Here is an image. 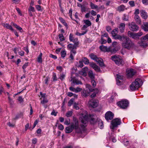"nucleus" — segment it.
<instances>
[{
    "mask_svg": "<svg viewBox=\"0 0 148 148\" xmlns=\"http://www.w3.org/2000/svg\"><path fill=\"white\" fill-rule=\"evenodd\" d=\"M120 49L119 46L117 45L116 42H114L112 45L109 47V52L112 53H115L118 51Z\"/></svg>",
    "mask_w": 148,
    "mask_h": 148,
    "instance_id": "423d86ee",
    "label": "nucleus"
},
{
    "mask_svg": "<svg viewBox=\"0 0 148 148\" xmlns=\"http://www.w3.org/2000/svg\"><path fill=\"white\" fill-rule=\"evenodd\" d=\"M82 113L80 116V118L82 124L80 125L81 127H79V121L78 119L74 117L73 119V122L71 123V125L73 127L75 130L76 132L79 134H82L85 131V127L88 122V114L86 113Z\"/></svg>",
    "mask_w": 148,
    "mask_h": 148,
    "instance_id": "f257e3e1",
    "label": "nucleus"
},
{
    "mask_svg": "<svg viewBox=\"0 0 148 148\" xmlns=\"http://www.w3.org/2000/svg\"><path fill=\"white\" fill-rule=\"evenodd\" d=\"M83 61L82 60H79V64L78 65V67L80 68H82L84 66V64L83 63Z\"/></svg>",
    "mask_w": 148,
    "mask_h": 148,
    "instance_id": "3c124183",
    "label": "nucleus"
},
{
    "mask_svg": "<svg viewBox=\"0 0 148 148\" xmlns=\"http://www.w3.org/2000/svg\"><path fill=\"white\" fill-rule=\"evenodd\" d=\"M82 60L85 64H89V60L86 57H83L82 59Z\"/></svg>",
    "mask_w": 148,
    "mask_h": 148,
    "instance_id": "c756f323",
    "label": "nucleus"
},
{
    "mask_svg": "<svg viewBox=\"0 0 148 148\" xmlns=\"http://www.w3.org/2000/svg\"><path fill=\"white\" fill-rule=\"evenodd\" d=\"M81 90L82 88L79 87H77L76 88H75V92L76 93L80 91Z\"/></svg>",
    "mask_w": 148,
    "mask_h": 148,
    "instance_id": "338daca9",
    "label": "nucleus"
},
{
    "mask_svg": "<svg viewBox=\"0 0 148 148\" xmlns=\"http://www.w3.org/2000/svg\"><path fill=\"white\" fill-rule=\"evenodd\" d=\"M5 27H6L7 28L9 29L12 31H13L14 30L12 26L8 24H5Z\"/></svg>",
    "mask_w": 148,
    "mask_h": 148,
    "instance_id": "4c0bfd02",
    "label": "nucleus"
},
{
    "mask_svg": "<svg viewBox=\"0 0 148 148\" xmlns=\"http://www.w3.org/2000/svg\"><path fill=\"white\" fill-rule=\"evenodd\" d=\"M141 80L139 78L136 79L135 81L132 82L130 86L131 91H134L137 89L140 86V83L142 82Z\"/></svg>",
    "mask_w": 148,
    "mask_h": 148,
    "instance_id": "7ed1b4c3",
    "label": "nucleus"
},
{
    "mask_svg": "<svg viewBox=\"0 0 148 148\" xmlns=\"http://www.w3.org/2000/svg\"><path fill=\"white\" fill-rule=\"evenodd\" d=\"M107 42L106 40L104 39L103 38H101V40L99 41V43L101 44H105Z\"/></svg>",
    "mask_w": 148,
    "mask_h": 148,
    "instance_id": "72a5a7b5",
    "label": "nucleus"
},
{
    "mask_svg": "<svg viewBox=\"0 0 148 148\" xmlns=\"http://www.w3.org/2000/svg\"><path fill=\"white\" fill-rule=\"evenodd\" d=\"M73 112L72 111H70L68 112L66 114V116L67 117L71 116Z\"/></svg>",
    "mask_w": 148,
    "mask_h": 148,
    "instance_id": "79ce46f5",
    "label": "nucleus"
},
{
    "mask_svg": "<svg viewBox=\"0 0 148 148\" xmlns=\"http://www.w3.org/2000/svg\"><path fill=\"white\" fill-rule=\"evenodd\" d=\"M73 130L74 129L73 127L70 124V126L66 127L65 131L66 133H69L72 132Z\"/></svg>",
    "mask_w": 148,
    "mask_h": 148,
    "instance_id": "f3484780",
    "label": "nucleus"
},
{
    "mask_svg": "<svg viewBox=\"0 0 148 148\" xmlns=\"http://www.w3.org/2000/svg\"><path fill=\"white\" fill-rule=\"evenodd\" d=\"M125 6L123 5H121L118 7V10L120 11H123L124 10Z\"/></svg>",
    "mask_w": 148,
    "mask_h": 148,
    "instance_id": "58836bf2",
    "label": "nucleus"
},
{
    "mask_svg": "<svg viewBox=\"0 0 148 148\" xmlns=\"http://www.w3.org/2000/svg\"><path fill=\"white\" fill-rule=\"evenodd\" d=\"M28 10L29 11H32L33 12H35V11L34 8L31 6H29L28 9Z\"/></svg>",
    "mask_w": 148,
    "mask_h": 148,
    "instance_id": "8fccbe9b",
    "label": "nucleus"
},
{
    "mask_svg": "<svg viewBox=\"0 0 148 148\" xmlns=\"http://www.w3.org/2000/svg\"><path fill=\"white\" fill-rule=\"evenodd\" d=\"M90 6L92 9H95L98 8V6L95 5L92 2L90 3Z\"/></svg>",
    "mask_w": 148,
    "mask_h": 148,
    "instance_id": "c9c22d12",
    "label": "nucleus"
},
{
    "mask_svg": "<svg viewBox=\"0 0 148 148\" xmlns=\"http://www.w3.org/2000/svg\"><path fill=\"white\" fill-rule=\"evenodd\" d=\"M52 78L53 81H56L57 80L56 75L55 73H54L53 74Z\"/></svg>",
    "mask_w": 148,
    "mask_h": 148,
    "instance_id": "052dcab7",
    "label": "nucleus"
},
{
    "mask_svg": "<svg viewBox=\"0 0 148 148\" xmlns=\"http://www.w3.org/2000/svg\"><path fill=\"white\" fill-rule=\"evenodd\" d=\"M129 104L128 101L126 99L123 100L117 103L118 106L121 108L123 109L126 108L128 106Z\"/></svg>",
    "mask_w": 148,
    "mask_h": 148,
    "instance_id": "6e6552de",
    "label": "nucleus"
},
{
    "mask_svg": "<svg viewBox=\"0 0 148 148\" xmlns=\"http://www.w3.org/2000/svg\"><path fill=\"white\" fill-rule=\"evenodd\" d=\"M72 82L74 84H82L81 82L77 79H73Z\"/></svg>",
    "mask_w": 148,
    "mask_h": 148,
    "instance_id": "cd10ccee",
    "label": "nucleus"
},
{
    "mask_svg": "<svg viewBox=\"0 0 148 148\" xmlns=\"http://www.w3.org/2000/svg\"><path fill=\"white\" fill-rule=\"evenodd\" d=\"M134 18L137 24L139 25L141 24V20L139 16L138 15H135Z\"/></svg>",
    "mask_w": 148,
    "mask_h": 148,
    "instance_id": "a211bd4d",
    "label": "nucleus"
},
{
    "mask_svg": "<svg viewBox=\"0 0 148 148\" xmlns=\"http://www.w3.org/2000/svg\"><path fill=\"white\" fill-rule=\"evenodd\" d=\"M11 24L15 27L17 30L19 31L20 32H22L23 31V30L22 28L19 26L18 25L16 24L13 22H12L11 23Z\"/></svg>",
    "mask_w": 148,
    "mask_h": 148,
    "instance_id": "b1692460",
    "label": "nucleus"
},
{
    "mask_svg": "<svg viewBox=\"0 0 148 148\" xmlns=\"http://www.w3.org/2000/svg\"><path fill=\"white\" fill-rule=\"evenodd\" d=\"M8 101L10 104L12 105L13 104V101L10 97H8Z\"/></svg>",
    "mask_w": 148,
    "mask_h": 148,
    "instance_id": "bf43d9fd",
    "label": "nucleus"
},
{
    "mask_svg": "<svg viewBox=\"0 0 148 148\" xmlns=\"http://www.w3.org/2000/svg\"><path fill=\"white\" fill-rule=\"evenodd\" d=\"M85 23L86 25L88 26H90L91 25V22L88 20H86L85 21Z\"/></svg>",
    "mask_w": 148,
    "mask_h": 148,
    "instance_id": "09e8293b",
    "label": "nucleus"
},
{
    "mask_svg": "<svg viewBox=\"0 0 148 148\" xmlns=\"http://www.w3.org/2000/svg\"><path fill=\"white\" fill-rule=\"evenodd\" d=\"M122 19L123 20L126 21H128V15L126 14H124L123 16V17Z\"/></svg>",
    "mask_w": 148,
    "mask_h": 148,
    "instance_id": "a18cd8bd",
    "label": "nucleus"
},
{
    "mask_svg": "<svg viewBox=\"0 0 148 148\" xmlns=\"http://www.w3.org/2000/svg\"><path fill=\"white\" fill-rule=\"evenodd\" d=\"M73 107L76 110H78L79 109V106H78V104L76 103H74Z\"/></svg>",
    "mask_w": 148,
    "mask_h": 148,
    "instance_id": "49530a36",
    "label": "nucleus"
},
{
    "mask_svg": "<svg viewBox=\"0 0 148 148\" xmlns=\"http://www.w3.org/2000/svg\"><path fill=\"white\" fill-rule=\"evenodd\" d=\"M86 88H88L90 91L92 92L94 90V89L92 88L91 86L89 84H86Z\"/></svg>",
    "mask_w": 148,
    "mask_h": 148,
    "instance_id": "7c9ffc66",
    "label": "nucleus"
},
{
    "mask_svg": "<svg viewBox=\"0 0 148 148\" xmlns=\"http://www.w3.org/2000/svg\"><path fill=\"white\" fill-rule=\"evenodd\" d=\"M119 28L120 31L121 33L123 32L125 28V24L123 23H121L119 25Z\"/></svg>",
    "mask_w": 148,
    "mask_h": 148,
    "instance_id": "412c9836",
    "label": "nucleus"
},
{
    "mask_svg": "<svg viewBox=\"0 0 148 148\" xmlns=\"http://www.w3.org/2000/svg\"><path fill=\"white\" fill-rule=\"evenodd\" d=\"M119 31V29L117 28H116L113 29L112 32V34L113 37H115L117 36Z\"/></svg>",
    "mask_w": 148,
    "mask_h": 148,
    "instance_id": "4be33fe9",
    "label": "nucleus"
},
{
    "mask_svg": "<svg viewBox=\"0 0 148 148\" xmlns=\"http://www.w3.org/2000/svg\"><path fill=\"white\" fill-rule=\"evenodd\" d=\"M127 75L128 78L132 77L136 73V71L135 69H131L126 70Z\"/></svg>",
    "mask_w": 148,
    "mask_h": 148,
    "instance_id": "1a4fd4ad",
    "label": "nucleus"
},
{
    "mask_svg": "<svg viewBox=\"0 0 148 148\" xmlns=\"http://www.w3.org/2000/svg\"><path fill=\"white\" fill-rule=\"evenodd\" d=\"M58 129L60 130H63L64 129L63 126L61 124H60L58 127Z\"/></svg>",
    "mask_w": 148,
    "mask_h": 148,
    "instance_id": "13d9d810",
    "label": "nucleus"
},
{
    "mask_svg": "<svg viewBox=\"0 0 148 148\" xmlns=\"http://www.w3.org/2000/svg\"><path fill=\"white\" fill-rule=\"evenodd\" d=\"M98 126L100 129H102L103 127V123L101 121H99Z\"/></svg>",
    "mask_w": 148,
    "mask_h": 148,
    "instance_id": "c03bdc74",
    "label": "nucleus"
},
{
    "mask_svg": "<svg viewBox=\"0 0 148 148\" xmlns=\"http://www.w3.org/2000/svg\"><path fill=\"white\" fill-rule=\"evenodd\" d=\"M57 113V112H56L54 110H53L51 113V115H54V116H56Z\"/></svg>",
    "mask_w": 148,
    "mask_h": 148,
    "instance_id": "680f3d73",
    "label": "nucleus"
},
{
    "mask_svg": "<svg viewBox=\"0 0 148 148\" xmlns=\"http://www.w3.org/2000/svg\"><path fill=\"white\" fill-rule=\"evenodd\" d=\"M114 116V114L110 111L107 112L105 115L106 119L108 121L109 120L112 119Z\"/></svg>",
    "mask_w": 148,
    "mask_h": 148,
    "instance_id": "f8f14e48",
    "label": "nucleus"
},
{
    "mask_svg": "<svg viewBox=\"0 0 148 148\" xmlns=\"http://www.w3.org/2000/svg\"><path fill=\"white\" fill-rule=\"evenodd\" d=\"M81 12H85L86 10V8L84 5L81 7Z\"/></svg>",
    "mask_w": 148,
    "mask_h": 148,
    "instance_id": "603ef678",
    "label": "nucleus"
},
{
    "mask_svg": "<svg viewBox=\"0 0 148 148\" xmlns=\"http://www.w3.org/2000/svg\"><path fill=\"white\" fill-rule=\"evenodd\" d=\"M77 47H78L71 44H69L67 46L68 48L70 50L71 52H73L74 55H75L76 53V51L75 50L76 49Z\"/></svg>",
    "mask_w": 148,
    "mask_h": 148,
    "instance_id": "ddd939ff",
    "label": "nucleus"
},
{
    "mask_svg": "<svg viewBox=\"0 0 148 148\" xmlns=\"http://www.w3.org/2000/svg\"><path fill=\"white\" fill-rule=\"evenodd\" d=\"M122 42V46L128 49H135V45L130 39L129 38H114Z\"/></svg>",
    "mask_w": 148,
    "mask_h": 148,
    "instance_id": "f03ea898",
    "label": "nucleus"
},
{
    "mask_svg": "<svg viewBox=\"0 0 148 148\" xmlns=\"http://www.w3.org/2000/svg\"><path fill=\"white\" fill-rule=\"evenodd\" d=\"M118 59H117L116 61L115 62V63L118 66L123 65L124 64L123 60L120 57Z\"/></svg>",
    "mask_w": 148,
    "mask_h": 148,
    "instance_id": "aec40b11",
    "label": "nucleus"
},
{
    "mask_svg": "<svg viewBox=\"0 0 148 148\" xmlns=\"http://www.w3.org/2000/svg\"><path fill=\"white\" fill-rule=\"evenodd\" d=\"M121 123L120 119L118 118H115L111 121V125L110 126V128L111 129H114V128L117 127L118 125H120Z\"/></svg>",
    "mask_w": 148,
    "mask_h": 148,
    "instance_id": "0eeeda50",
    "label": "nucleus"
},
{
    "mask_svg": "<svg viewBox=\"0 0 148 148\" xmlns=\"http://www.w3.org/2000/svg\"><path fill=\"white\" fill-rule=\"evenodd\" d=\"M61 57L63 58H64L66 55V51L64 50H62L61 51Z\"/></svg>",
    "mask_w": 148,
    "mask_h": 148,
    "instance_id": "37998d69",
    "label": "nucleus"
},
{
    "mask_svg": "<svg viewBox=\"0 0 148 148\" xmlns=\"http://www.w3.org/2000/svg\"><path fill=\"white\" fill-rule=\"evenodd\" d=\"M129 3L130 6L132 7H134L135 6L134 2L133 1H131L129 2Z\"/></svg>",
    "mask_w": 148,
    "mask_h": 148,
    "instance_id": "864d4df0",
    "label": "nucleus"
},
{
    "mask_svg": "<svg viewBox=\"0 0 148 148\" xmlns=\"http://www.w3.org/2000/svg\"><path fill=\"white\" fill-rule=\"evenodd\" d=\"M137 40V42L140 46L146 47L148 43V38H134Z\"/></svg>",
    "mask_w": 148,
    "mask_h": 148,
    "instance_id": "20e7f679",
    "label": "nucleus"
},
{
    "mask_svg": "<svg viewBox=\"0 0 148 148\" xmlns=\"http://www.w3.org/2000/svg\"><path fill=\"white\" fill-rule=\"evenodd\" d=\"M75 100L74 98H72L69 100L68 103V106H71L73 104Z\"/></svg>",
    "mask_w": 148,
    "mask_h": 148,
    "instance_id": "e433bc0d",
    "label": "nucleus"
},
{
    "mask_svg": "<svg viewBox=\"0 0 148 148\" xmlns=\"http://www.w3.org/2000/svg\"><path fill=\"white\" fill-rule=\"evenodd\" d=\"M81 93L82 96L86 97L89 95L90 92L88 90H84L82 91Z\"/></svg>",
    "mask_w": 148,
    "mask_h": 148,
    "instance_id": "5701e85b",
    "label": "nucleus"
},
{
    "mask_svg": "<svg viewBox=\"0 0 148 148\" xmlns=\"http://www.w3.org/2000/svg\"><path fill=\"white\" fill-rule=\"evenodd\" d=\"M123 142L124 145L127 146L129 144V140L127 139H124L123 140Z\"/></svg>",
    "mask_w": 148,
    "mask_h": 148,
    "instance_id": "2f4dec72",
    "label": "nucleus"
},
{
    "mask_svg": "<svg viewBox=\"0 0 148 148\" xmlns=\"http://www.w3.org/2000/svg\"><path fill=\"white\" fill-rule=\"evenodd\" d=\"M93 69L97 72H99L100 71V68L97 65L93 68Z\"/></svg>",
    "mask_w": 148,
    "mask_h": 148,
    "instance_id": "5fc2aeb1",
    "label": "nucleus"
},
{
    "mask_svg": "<svg viewBox=\"0 0 148 148\" xmlns=\"http://www.w3.org/2000/svg\"><path fill=\"white\" fill-rule=\"evenodd\" d=\"M143 33L142 32H139L138 33H135L134 36V37H138L141 36Z\"/></svg>",
    "mask_w": 148,
    "mask_h": 148,
    "instance_id": "ea45409f",
    "label": "nucleus"
},
{
    "mask_svg": "<svg viewBox=\"0 0 148 148\" xmlns=\"http://www.w3.org/2000/svg\"><path fill=\"white\" fill-rule=\"evenodd\" d=\"M36 8L38 11L41 10V7L39 5H36Z\"/></svg>",
    "mask_w": 148,
    "mask_h": 148,
    "instance_id": "e2e57ef3",
    "label": "nucleus"
},
{
    "mask_svg": "<svg viewBox=\"0 0 148 148\" xmlns=\"http://www.w3.org/2000/svg\"><path fill=\"white\" fill-rule=\"evenodd\" d=\"M99 49L102 51L104 52H109V47H108L107 46H105L102 45L100 46L99 47Z\"/></svg>",
    "mask_w": 148,
    "mask_h": 148,
    "instance_id": "6ab92c4d",
    "label": "nucleus"
},
{
    "mask_svg": "<svg viewBox=\"0 0 148 148\" xmlns=\"http://www.w3.org/2000/svg\"><path fill=\"white\" fill-rule=\"evenodd\" d=\"M89 119V122L91 124H94L96 123V121L93 116H90Z\"/></svg>",
    "mask_w": 148,
    "mask_h": 148,
    "instance_id": "393cba45",
    "label": "nucleus"
},
{
    "mask_svg": "<svg viewBox=\"0 0 148 148\" xmlns=\"http://www.w3.org/2000/svg\"><path fill=\"white\" fill-rule=\"evenodd\" d=\"M141 28L145 32H148V22L143 23V24L141 25Z\"/></svg>",
    "mask_w": 148,
    "mask_h": 148,
    "instance_id": "2eb2a0df",
    "label": "nucleus"
},
{
    "mask_svg": "<svg viewBox=\"0 0 148 148\" xmlns=\"http://www.w3.org/2000/svg\"><path fill=\"white\" fill-rule=\"evenodd\" d=\"M40 95L41 96V98H40L41 100L42 99V98L43 99L47 98V96L45 93L43 94L41 92H40Z\"/></svg>",
    "mask_w": 148,
    "mask_h": 148,
    "instance_id": "a19ab883",
    "label": "nucleus"
},
{
    "mask_svg": "<svg viewBox=\"0 0 148 148\" xmlns=\"http://www.w3.org/2000/svg\"><path fill=\"white\" fill-rule=\"evenodd\" d=\"M91 82L93 87H95L96 85V84L95 81L94 80V79H92Z\"/></svg>",
    "mask_w": 148,
    "mask_h": 148,
    "instance_id": "6e6d98bb",
    "label": "nucleus"
},
{
    "mask_svg": "<svg viewBox=\"0 0 148 148\" xmlns=\"http://www.w3.org/2000/svg\"><path fill=\"white\" fill-rule=\"evenodd\" d=\"M69 40L71 41L74 44V45L76 46H78L79 44V42L77 38H69Z\"/></svg>",
    "mask_w": 148,
    "mask_h": 148,
    "instance_id": "4468645a",
    "label": "nucleus"
},
{
    "mask_svg": "<svg viewBox=\"0 0 148 148\" xmlns=\"http://www.w3.org/2000/svg\"><path fill=\"white\" fill-rule=\"evenodd\" d=\"M48 102V100L47 98L43 99L40 101V103L43 105H44L45 104L47 103Z\"/></svg>",
    "mask_w": 148,
    "mask_h": 148,
    "instance_id": "473e14b6",
    "label": "nucleus"
},
{
    "mask_svg": "<svg viewBox=\"0 0 148 148\" xmlns=\"http://www.w3.org/2000/svg\"><path fill=\"white\" fill-rule=\"evenodd\" d=\"M120 57L118 55H115L112 56L111 58V59L114 61L115 62L116 61L117 59H118V58Z\"/></svg>",
    "mask_w": 148,
    "mask_h": 148,
    "instance_id": "a878e982",
    "label": "nucleus"
},
{
    "mask_svg": "<svg viewBox=\"0 0 148 148\" xmlns=\"http://www.w3.org/2000/svg\"><path fill=\"white\" fill-rule=\"evenodd\" d=\"M60 20V21L66 27L67 26V23H66L64 20L63 19V18L62 17H60L59 18Z\"/></svg>",
    "mask_w": 148,
    "mask_h": 148,
    "instance_id": "f704fd0d",
    "label": "nucleus"
},
{
    "mask_svg": "<svg viewBox=\"0 0 148 148\" xmlns=\"http://www.w3.org/2000/svg\"><path fill=\"white\" fill-rule=\"evenodd\" d=\"M127 34L129 36L133 37L134 36V33H133L130 31H129L127 32Z\"/></svg>",
    "mask_w": 148,
    "mask_h": 148,
    "instance_id": "de8ad7c7",
    "label": "nucleus"
},
{
    "mask_svg": "<svg viewBox=\"0 0 148 148\" xmlns=\"http://www.w3.org/2000/svg\"><path fill=\"white\" fill-rule=\"evenodd\" d=\"M49 56L50 57L54 59H56L57 58V57L56 56L53 55L51 54H50Z\"/></svg>",
    "mask_w": 148,
    "mask_h": 148,
    "instance_id": "0e129e2a",
    "label": "nucleus"
},
{
    "mask_svg": "<svg viewBox=\"0 0 148 148\" xmlns=\"http://www.w3.org/2000/svg\"><path fill=\"white\" fill-rule=\"evenodd\" d=\"M89 56L91 59L98 63L100 66H105L103 60L101 58H98L96 55L93 53L90 54Z\"/></svg>",
    "mask_w": 148,
    "mask_h": 148,
    "instance_id": "39448f33",
    "label": "nucleus"
},
{
    "mask_svg": "<svg viewBox=\"0 0 148 148\" xmlns=\"http://www.w3.org/2000/svg\"><path fill=\"white\" fill-rule=\"evenodd\" d=\"M28 62L25 63L23 65L22 67V68L23 69H25L28 66Z\"/></svg>",
    "mask_w": 148,
    "mask_h": 148,
    "instance_id": "774afa93",
    "label": "nucleus"
},
{
    "mask_svg": "<svg viewBox=\"0 0 148 148\" xmlns=\"http://www.w3.org/2000/svg\"><path fill=\"white\" fill-rule=\"evenodd\" d=\"M116 76L118 79L122 80L123 79V76L122 75H121L119 74H117L116 75Z\"/></svg>",
    "mask_w": 148,
    "mask_h": 148,
    "instance_id": "4d7b16f0",
    "label": "nucleus"
},
{
    "mask_svg": "<svg viewBox=\"0 0 148 148\" xmlns=\"http://www.w3.org/2000/svg\"><path fill=\"white\" fill-rule=\"evenodd\" d=\"M98 101L97 100L91 99L89 100L88 104L89 106L93 108L97 107L98 105Z\"/></svg>",
    "mask_w": 148,
    "mask_h": 148,
    "instance_id": "9b49d317",
    "label": "nucleus"
},
{
    "mask_svg": "<svg viewBox=\"0 0 148 148\" xmlns=\"http://www.w3.org/2000/svg\"><path fill=\"white\" fill-rule=\"evenodd\" d=\"M56 69L60 71H62V67L60 66H58L56 67Z\"/></svg>",
    "mask_w": 148,
    "mask_h": 148,
    "instance_id": "69168bd1",
    "label": "nucleus"
},
{
    "mask_svg": "<svg viewBox=\"0 0 148 148\" xmlns=\"http://www.w3.org/2000/svg\"><path fill=\"white\" fill-rule=\"evenodd\" d=\"M42 53H40L38 57L37 58V61L40 63H41L42 61Z\"/></svg>",
    "mask_w": 148,
    "mask_h": 148,
    "instance_id": "c85d7f7f",
    "label": "nucleus"
},
{
    "mask_svg": "<svg viewBox=\"0 0 148 148\" xmlns=\"http://www.w3.org/2000/svg\"><path fill=\"white\" fill-rule=\"evenodd\" d=\"M140 14L141 16L143 19H147L148 17V15L145 10H140Z\"/></svg>",
    "mask_w": 148,
    "mask_h": 148,
    "instance_id": "dca6fc26",
    "label": "nucleus"
},
{
    "mask_svg": "<svg viewBox=\"0 0 148 148\" xmlns=\"http://www.w3.org/2000/svg\"><path fill=\"white\" fill-rule=\"evenodd\" d=\"M130 29L133 31H136L138 30L139 27L134 22H132L131 23L128 24Z\"/></svg>",
    "mask_w": 148,
    "mask_h": 148,
    "instance_id": "9d476101",
    "label": "nucleus"
},
{
    "mask_svg": "<svg viewBox=\"0 0 148 148\" xmlns=\"http://www.w3.org/2000/svg\"><path fill=\"white\" fill-rule=\"evenodd\" d=\"M88 75L89 77L91 79H94L95 78V75L93 73V72L92 71H90L88 73Z\"/></svg>",
    "mask_w": 148,
    "mask_h": 148,
    "instance_id": "bb28decb",
    "label": "nucleus"
}]
</instances>
